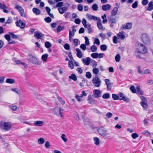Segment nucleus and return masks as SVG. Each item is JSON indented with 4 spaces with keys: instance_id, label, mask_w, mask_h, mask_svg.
<instances>
[{
    "instance_id": "f257e3e1",
    "label": "nucleus",
    "mask_w": 153,
    "mask_h": 153,
    "mask_svg": "<svg viewBox=\"0 0 153 153\" xmlns=\"http://www.w3.org/2000/svg\"><path fill=\"white\" fill-rule=\"evenodd\" d=\"M12 124L10 122H5L2 123L1 126V129L2 130L7 131H10L12 128Z\"/></svg>"
},
{
    "instance_id": "f03ea898",
    "label": "nucleus",
    "mask_w": 153,
    "mask_h": 153,
    "mask_svg": "<svg viewBox=\"0 0 153 153\" xmlns=\"http://www.w3.org/2000/svg\"><path fill=\"white\" fill-rule=\"evenodd\" d=\"M28 60L30 62L34 65H40L41 64V61H39L36 57L32 55L29 56Z\"/></svg>"
},
{
    "instance_id": "7ed1b4c3",
    "label": "nucleus",
    "mask_w": 153,
    "mask_h": 153,
    "mask_svg": "<svg viewBox=\"0 0 153 153\" xmlns=\"http://www.w3.org/2000/svg\"><path fill=\"white\" fill-rule=\"evenodd\" d=\"M92 82L95 87H99L101 84V80L97 76L93 79Z\"/></svg>"
},
{
    "instance_id": "20e7f679",
    "label": "nucleus",
    "mask_w": 153,
    "mask_h": 153,
    "mask_svg": "<svg viewBox=\"0 0 153 153\" xmlns=\"http://www.w3.org/2000/svg\"><path fill=\"white\" fill-rule=\"evenodd\" d=\"M142 39L143 42L146 44L150 45V39L149 37L145 33L142 34Z\"/></svg>"
},
{
    "instance_id": "39448f33",
    "label": "nucleus",
    "mask_w": 153,
    "mask_h": 153,
    "mask_svg": "<svg viewBox=\"0 0 153 153\" xmlns=\"http://www.w3.org/2000/svg\"><path fill=\"white\" fill-rule=\"evenodd\" d=\"M98 131L100 135L104 137L109 134L107 133V130L103 127H101L99 128Z\"/></svg>"
},
{
    "instance_id": "423d86ee",
    "label": "nucleus",
    "mask_w": 153,
    "mask_h": 153,
    "mask_svg": "<svg viewBox=\"0 0 153 153\" xmlns=\"http://www.w3.org/2000/svg\"><path fill=\"white\" fill-rule=\"evenodd\" d=\"M137 50L138 52L143 54L145 53L148 51L147 48L143 44H140L138 50Z\"/></svg>"
},
{
    "instance_id": "0eeeda50",
    "label": "nucleus",
    "mask_w": 153,
    "mask_h": 153,
    "mask_svg": "<svg viewBox=\"0 0 153 153\" xmlns=\"http://www.w3.org/2000/svg\"><path fill=\"white\" fill-rule=\"evenodd\" d=\"M118 95L119 97V100H123L126 102H128L130 101V100L128 98L126 97L124 94L120 92L118 93Z\"/></svg>"
},
{
    "instance_id": "6e6552de",
    "label": "nucleus",
    "mask_w": 153,
    "mask_h": 153,
    "mask_svg": "<svg viewBox=\"0 0 153 153\" xmlns=\"http://www.w3.org/2000/svg\"><path fill=\"white\" fill-rule=\"evenodd\" d=\"M141 100V105L144 108H146L147 107V101L146 98L143 96L140 97Z\"/></svg>"
},
{
    "instance_id": "1a4fd4ad",
    "label": "nucleus",
    "mask_w": 153,
    "mask_h": 153,
    "mask_svg": "<svg viewBox=\"0 0 153 153\" xmlns=\"http://www.w3.org/2000/svg\"><path fill=\"white\" fill-rule=\"evenodd\" d=\"M16 24L17 26L21 28H24L25 26V23L20 20L16 22Z\"/></svg>"
},
{
    "instance_id": "9d476101",
    "label": "nucleus",
    "mask_w": 153,
    "mask_h": 153,
    "mask_svg": "<svg viewBox=\"0 0 153 153\" xmlns=\"http://www.w3.org/2000/svg\"><path fill=\"white\" fill-rule=\"evenodd\" d=\"M101 91L95 89L93 91V94L94 95V97L98 98L101 97Z\"/></svg>"
},
{
    "instance_id": "9b49d317",
    "label": "nucleus",
    "mask_w": 153,
    "mask_h": 153,
    "mask_svg": "<svg viewBox=\"0 0 153 153\" xmlns=\"http://www.w3.org/2000/svg\"><path fill=\"white\" fill-rule=\"evenodd\" d=\"M34 36L38 39H41L44 36V35L42 33L36 31L34 33Z\"/></svg>"
},
{
    "instance_id": "f8f14e48",
    "label": "nucleus",
    "mask_w": 153,
    "mask_h": 153,
    "mask_svg": "<svg viewBox=\"0 0 153 153\" xmlns=\"http://www.w3.org/2000/svg\"><path fill=\"white\" fill-rule=\"evenodd\" d=\"M88 100L89 101V103L91 105L95 104L97 102V101L91 98L90 95L88 96Z\"/></svg>"
},
{
    "instance_id": "ddd939ff",
    "label": "nucleus",
    "mask_w": 153,
    "mask_h": 153,
    "mask_svg": "<svg viewBox=\"0 0 153 153\" xmlns=\"http://www.w3.org/2000/svg\"><path fill=\"white\" fill-rule=\"evenodd\" d=\"M44 124V122L42 121L38 120L33 122V125L35 126H41Z\"/></svg>"
},
{
    "instance_id": "4468645a",
    "label": "nucleus",
    "mask_w": 153,
    "mask_h": 153,
    "mask_svg": "<svg viewBox=\"0 0 153 153\" xmlns=\"http://www.w3.org/2000/svg\"><path fill=\"white\" fill-rule=\"evenodd\" d=\"M111 6L108 4L103 5L102 6V9L104 11H106L109 10L111 8Z\"/></svg>"
},
{
    "instance_id": "2eb2a0df",
    "label": "nucleus",
    "mask_w": 153,
    "mask_h": 153,
    "mask_svg": "<svg viewBox=\"0 0 153 153\" xmlns=\"http://www.w3.org/2000/svg\"><path fill=\"white\" fill-rule=\"evenodd\" d=\"M132 24L131 23H128L126 24V25H123L122 26L123 29H130L132 28Z\"/></svg>"
},
{
    "instance_id": "dca6fc26",
    "label": "nucleus",
    "mask_w": 153,
    "mask_h": 153,
    "mask_svg": "<svg viewBox=\"0 0 153 153\" xmlns=\"http://www.w3.org/2000/svg\"><path fill=\"white\" fill-rule=\"evenodd\" d=\"M82 61L83 63L87 65H88L90 63L91 59L89 57H86L85 59H82Z\"/></svg>"
},
{
    "instance_id": "f3484780",
    "label": "nucleus",
    "mask_w": 153,
    "mask_h": 153,
    "mask_svg": "<svg viewBox=\"0 0 153 153\" xmlns=\"http://www.w3.org/2000/svg\"><path fill=\"white\" fill-rule=\"evenodd\" d=\"M97 26L98 28L100 30H104L105 29V28H103L102 24L101 23V20L100 19L98 20L97 22Z\"/></svg>"
},
{
    "instance_id": "a211bd4d",
    "label": "nucleus",
    "mask_w": 153,
    "mask_h": 153,
    "mask_svg": "<svg viewBox=\"0 0 153 153\" xmlns=\"http://www.w3.org/2000/svg\"><path fill=\"white\" fill-rule=\"evenodd\" d=\"M33 12L36 15H39L41 13L40 10L37 8L34 7L33 9Z\"/></svg>"
},
{
    "instance_id": "6ab92c4d",
    "label": "nucleus",
    "mask_w": 153,
    "mask_h": 153,
    "mask_svg": "<svg viewBox=\"0 0 153 153\" xmlns=\"http://www.w3.org/2000/svg\"><path fill=\"white\" fill-rule=\"evenodd\" d=\"M48 55L47 54H43L41 57L42 60L44 62H46L47 61Z\"/></svg>"
},
{
    "instance_id": "aec40b11",
    "label": "nucleus",
    "mask_w": 153,
    "mask_h": 153,
    "mask_svg": "<svg viewBox=\"0 0 153 153\" xmlns=\"http://www.w3.org/2000/svg\"><path fill=\"white\" fill-rule=\"evenodd\" d=\"M76 51L77 52V56L79 58H82V55L81 50L79 48H77L76 49Z\"/></svg>"
},
{
    "instance_id": "412c9836",
    "label": "nucleus",
    "mask_w": 153,
    "mask_h": 153,
    "mask_svg": "<svg viewBox=\"0 0 153 153\" xmlns=\"http://www.w3.org/2000/svg\"><path fill=\"white\" fill-rule=\"evenodd\" d=\"M118 10V8L117 7H115L111 12V15L114 16L117 14V12Z\"/></svg>"
},
{
    "instance_id": "4be33fe9",
    "label": "nucleus",
    "mask_w": 153,
    "mask_h": 153,
    "mask_svg": "<svg viewBox=\"0 0 153 153\" xmlns=\"http://www.w3.org/2000/svg\"><path fill=\"white\" fill-rule=\"evenodd\" d=\"M136 90H137L136 93L137 94H140L141 95L143 94V92L142 90L140 89L139 86H137L136 87Z\"/></svg>"
},
{
    "instance_id": "5701e85b",
    "label": "nucleus",
    "mask_w": 153,
    "mask_h": 153,
    "mask_svg": "<svg viewBox=\"0 0 153 153\" xmlns=\"http://www.w3.org/2000/svg\"><path fill=\"white\" fill-rule=\"evenodd\" d=\"M153 9V1H151L148 4V7L147 10L149 11H151Z\"/></svg>"
},
{
    "instance_id": "b1692460",
    "label": "nucleus",
    "mask_w": 153,
    "mask_h": 153,
    "mask_svg": "<svg viewBox=\"0 0 153 153\" xmlns=\"http://www.w3.org/2000/svg\"><path fill=\"white\" fill-rule=\"evenodd\" d=\"M45 142V139L42 137H40L39 138L38 140V143L39 145L43 144Z\"/></svg>"
},
{
    "instance_id": "393cba45",
    "label": "nucleus",
    "mask_w": 153,
    "mask_h": 153,
    "mask_svg": "<svg viewBox=\"0 0 153 153\" xmlns=\"http://www.w3.org/2000/svg\"><path fill=\"white\" fill-rule=\"evenodd\" d=\"M68 77L69 79H72L74 81H76L77 80L76 76L74 74H72L71 76H69Z\"/></svg>"
},
{
    "instance_id": "a878e982",
    "label": "nucleus",
    "mask_w": 153,
    "mask_h": 153,
    "mask_svg": "<svg viewBox=\"0 0 153 153\" xmlns=\"http://www.w3.org/2000/svg\"><path fill=\"white\" fill-rule=\"evenodd\" d=\"M45 9H46V11L47 12L48 15H49L52 18H53V14H51L50 13V11H51L50 8L48 7H45Z\"/></svg>"
},
{
    "instance_id": "bb28decb",
    "label": "nucleus",
    "mask_w": 153,
    "mask_h": 153,
    "mask_svg": "<svg viewBox=\"0 0 153 153\" xmlns=\"http://www.w3.org/2000/svg\"><path fill=\"white\" fill-rule=\"evenodd\" d=\"M104 81L107 85V88L109 89L111 86V84L110 83V80L108 79H105L104 80Z\"/></svg>"
},
{
    "instance_id": "cd10ccee",
    "label": "nucleus",
    "mask_w": 153,
    "mask_h": 153,
    "mask_svg": "<svg viewBox=\"0 0 153 153\" xmlns=\"http://www.w3.org/2000/svg\"><path fill=\"white\" fill-rule=\"evenodd\" d=\"M108 21L111 23L116 24V18L112 17H110L108 19Z\"/></svg>"
},
{
    "instance_id": "c85d7f7f",
    "label": "nucleus",
    "mask_w": 153,
    "mask_h": 153,
    "mask_svg": "<svg viewBox=\"0 0 153 153\" xmlns=\"http://www.w3.org/2000/svg\"><path fill=\"white\" fill-rule=\"evenodd\" d=\"M117 36L122 40H123L125 38V35H124L123 32H120L118 33Z\"/></svg>"
},
{
    "instance_id": "c756f323",
    "label": "nucleus",
    "mask_w": 153,
    "mask_h": 153,
    "mask_svg": "<svg viewBox=\"0 0 153 153\" xmlns=\"http://www.w3.org/2000/svg\"><path fill=\"white\" fill-rule=\"evenodd\" d=\"M58 10L59 13L61 14L64 13L67 11L65 9H64L63 7H60L58 8Z\"/></svg>"
},
{
    "instance_id": "7c9ffc66",
    "label": "nucleus",
    "mask_w": 153,
    "mask_h": 153,
    "mask_svg": "<svg viewBox=\"0 0 153 153\" xmlns=\"http://www.w3.org/2000/svg\"><path fill=\"white\" fill-rule=\"evenodd\" d=\"M102 18L103 19L102 23H105L107 22L108 20L106 19V15L105 14H104L103 16H102Z\"/></svg>"
},
{
    "instance_id": "2f4dec72",
    "label": "nucleus",
    "mask_w": 153,
    "mask_h": 153,
    "mask_svg": "<svg viewBox=\"0 0 153 153\" xmlns=\"http://www.w3.org/2000/svg\"><path fill=\"white\" fill-rule=\"evenodd\" d=\"M112 97L113 99L114 100H119V97L118 95V94L117 95L115 94H112Z\"/></svg>"
},
{
    "instance_id": "473e14b6",
    "label": "nucleus",
    "mask_w": 153,
    "mask_h": 153,
    "mask_svg": "<svg viewBox=\"0 0 153 153\" xmlns=\"http://www.w3.org/2000/svg\"><path fill=\"white\" fill-rule=\"evenodd\" d=\"M94 143L95 145H98L99 144L100 140L97 137H95L94 138Z\"/></svg>"
},
{
    "instance_id": "72a5a7b5",
    "label": "nucleus",
    "mask_w": 153,
    "mask_h": 153,
    "mask_svg": "<svg viewBox=\"0 0 153 153\" xmlns=\"http://www.w3.org/2000/svg\"><path fill=\"white\" fill-rule=\"evenodd\" d=\"M107 46L105 45H102L100 46V49L102 51H105L107 49Z\"/></svg>"
},
{
    "instance_id": "f704fd0d",
    "label": "nucleus",
    "mask_w": 153,
    "mask_h": 153,
    "mask_svg": "<svg viewBox=\"0 0 153 153\" xmlns=\"http://www.w3.org/2000/svg\"><path fill=\"white\" fill-rule=\"evenodd\" d=\"M130 89L131 92L134 93H137L136 89L133 85H131L130 86Z\"/></svg>"
},
{
    "instance_id": "c9c22d12",
    "label": "nucleus",
    "mask_w": 153,
    "mask_h": 153,
    "mask_svg": "<svg viewBox=\"0 0 153 153\" xmlns=\"http://www.w3.org/2000/svg\"><path fill=\"white\" fill-rule=\"evenodd\" d=\"M15 8L17 9L19 11V12L24 10L20 6L18 5H16L15 6Z\"/></svg>"
},
{
    "instance_id": "e433bc0d",
    "label": "nucleus",
    "mask_w": 153,
    "mask_h": 153,
    "mask_svg": "<svg viewBox=\"0 0 153 153\" xmlns=\"http://www.w3.org/2000/svg\"><path fill=\"white\" fill-rule=\"evenodd\" d=\"M6 82L8 83L12 84L15 82V80L12 79H6Z\"/></svg>"
},
{
    "instance_id": "4c0bfd02",
    "label": "nucleus",
    "mask_w": 153,
    "mask_h": 153,
    "mask_svg": "<svg viewBox=\"0 0 153 153\" xmlns=\"http://www.w3.org/2000/svg\"><path fill=\"white\" fill-rule=\"evenodd\" d=\"M68 67L71 69H73L74 68V65L72 61H69L68 63Z\"/></svg>"
},
{
    "instance_id": "58836bf2",
    "label": "nucleus",
    "mask_w": 153,
    "mask_h": 153,
    "mask_svg": "<svg viewBox=\"0 0 153 153\" xmlns=\"http://www.w3.org/2000/svg\"><path fill=\"white\" fill-rule=\"evenodd\" d=\"M64 111L63 109H62L61 108H59V114L60 115L61 117L63 118L64 116L62 114L64 113Z\"/></svg>"
},
{
    "instance_id": "ea45409f",
    "label": "nucleus",
    "mask_w": 153,
    "mask_h": 153,
    "mask_svg": "<svg viewBox=\"0 0 153 153\" xmlns=\"http://www.w3.org/2000/svg\"><path fill=\"white\" fill-rule=\"evenodd\" d=\"M92 8L93 10L97 11L98 9V5L97 4H94L92 5Z\"/></svg>"
},
{
    "instance_id": "a19ab883",
    "label": "nucleus",
    "mask_w": 153,
    "mask_h": 153,
    "mask_svg": "<svg viewBox=\"0 0 153 153\" xmlns=\"http://www.w3.org/2000/svg\"><path fill=\"white\" fill-rule=\"evenodd\" d=\"M91 51L93 52H96L97 49V47L95 45H93L91 48Z\"/></svg>"
},
{
    "instance_id": "79ce46f5",
    "label": "nucleus",
    "mask_w": 153,
    "mask_h": 153,
    "mask_svg": "<svg viewBox=\"0 0 153 153\" xmlns=\"http://www.w3.org/2000/svg\"><path fill=\"white\" fill-rule=\"evenodd\" d=\"M45 46L47 48H49L51 46V44L49 42H46L45 43Z\"/></svg>"
},
{
    "instance_id": "37998d69",
    "label": "nucleus",
    "mask_w": 153,
    "mask_h": 153,
    "mask_svg": "<svg viewBox=\"0 0 153 153\" xmlns=\"http://www.w3.org/2000/svg\"><path fill=\"white\" fill-rule=\"evenodd\" d=\"M115 59L117 62H119L120 59V54H117L115 56Z\"/></svg>"
},
{
    "instance_id": "c03bdc74",
    "label": "nucleus",
    "mask_w": 153,
    "mask_h": 153,
    "mask_svg": "<svg viewBox=\"0 0 153 153\" xmlns=\"http://www.w3.org/2000/svg\"><path fill=\"white\" fill-rule=\"evenodd\" d=\"M138 4V1H136L132 4V5H131V7L133 8H136L137 7Z\"/></svg>"
},
{
    "instance_id": "a18cd8bd",
    "label": "nucleus",
    "mask_w": 153,
    "mask_h": 153,
    "mask_svg": "<svg viewBox=\"0 0 153 153\" xmlns=\"http://www.w3.org/2000/svg\"><path fill=\"white\" fill-rule=\"evenodd\" d=\"M110 97V95L108 93L104 94L102 96V97L104 99H107Z\"/></svg>"
},
{
    "instance_id": "49530a36",
    "label": "nucleus",
    "mask_w": 153,
    "mask_h": 153,
    "mask_svg": "<svg viewBox=\"0 0 153 153\" xmlns=\"http://www.w3.org/2000/svg\"><path fill=\"white\" fill-rule=\"evenodd\" d=\"M9 107L13 111H16L18 107L16 105H9Z\"/></svg>"
},
{
    "instance_id": "de8ad7c7",
    "label": "nucleus",
    "mask_w": 153,
    "mask_h": 153,
    "mask_svg": "<svg viewBox=\"0 0 153 153\" xmlns=\"http://www.w3.org/2000/svg\"><path fill=\"white\" fill-rule=\"evenodd\" d=\"M58 100L60 102V103L62 105H64L65 102L64 100H62V98L58 96Z\"/></svg>"
},
{
    "instance_id": "09e8293b",
    "label": "nucleus",
    "mask_w": 153,
    "mask_h": 153,
    "mask_svg": "<svg viewBox=\"0 0 153 153\" xmlns=\"http://www.w3.org/2000/svg\"><path fill=\"white\" fill-rule=\"evenodd\" d=\"M61 138L62 140L64 141L65 142H66L68 140V139L66 138V136L64 134H62V135Z\"/></svg>"
},
{
    "instance_id": "8fccbe9b",
    "label": "nucleus",
    "mask_w": 153,
    "mask_h": 153,
    "mask_svg": "<svg viewBox=\"0 0 153 153\" xmlns=\"http://www.w3.org/2000/svg\"><path fill=\"white\" fill-rule=\"evenodd\" d=\"M85 76L87 78L90 79L92 76V75L91 73L90 72H87L86 73Z\"/></svg>"
},
{
    "instance_id": "3c124183",
    "label": "nucleus",
    "mask_w": 153,
    "mask_h": 153,
    "mask_svg": "<svg viewBox=\"0 0 153 153\" xmlns=\"http://www.w3.org/2000/svg\"><path fill=\"white\" fill-rule=\"evenodd\" d=\"M143 134L145 135L146 136H150V134L147 130L144 131L142 133Z\"/></svg>"
},
{
    "instance_id": "603ef678",
    "label": "nucleus",
    "mask_w": 153,
    "mask_h": 153,
    "mask_svg": "<svg viewBox=\"0 0 153 153\" xmlns=\"http://www.w3.org/2000/svg\"><path fill=\"white\" fill-rule=\"evenodd\" d=\"M93 72L94 74H97L99 73V69L96 68H94L93 69Z\"/></svg>"
},
{
    "instance_id": "864d4df0",
    "label": "nucleus",
    "mask_w": 153,
    "mask_h": 153,
    "mask_svg": "<svg viewBox=\"0 0 153 153\" xmlns=\"http://www.w3.org/2000/svg\"><path fill=\"white\" fill-rule=\"evenodd\" d=\"M45 21L47 23H50L51 21V19L49 17H47L44 19Z\"/></svg>"
},
{
    "instance_id": "5fc2aeb1",
    "label": "nucleus",
    "mask_w": 153,
    "mask_h": 153,
    "mask_svg": "<svg viewBox=\"0 0 153 153\" xmlns=\"http://www.w3.org/2000/svg\"><path fill=\"white\" fill-rule=\"evenodd\" d=\"M98 53H93L91 54V56L93 58H98Z\"/></svg>"
},
{
    "instance_id": "6e6d98bb",
    "label": "nucleus",
    "mask_w": 153,
    "mask_h": 153,
    "mask_svg": "<svg viewBox=\"0 0 153 153\" xmlns=\"http://www.w3.org/2000/svg\"><path fill=\"white\" fill-rule=\"evenodd\" d=\"M4 37L6 40H7L8 42H9L10 39V35L8 34H6L4 35Z\"/></svg>"
},
{
    "instance_id": "4d7b16f0",
    "label": "nucleus",
    "mask_w": 153,
    "mask_h": 153,
    "mask_svg": "<svg viewBox=\"0 0 153 153\" xmlns=\"http://www.w3.org/2000/svg\"><path fill=\"white\" fill-rule=\"evenodd\" d=\"M94 44H96L97 45L100 44V41L99 39L97 38H95L94 39Z\"/></svg>"
},
{
    "instance_id": "13d9d810",
    "label": "nucleus",
    "mask_w": 153,
    "mask_h": 153,
    "mask_svg": "<svg viewBox=\"0 0 153 153\" xmlns=\"http://www.w3.org/2000/svg\"><path fill=\"white\" fill-rule=\"evenodd\" d=\"M4 8H8V7L4 4L0 3V9H3Z\"/></svg>"
},
{
    "instance_id": "bf43d9fd",
    "label": "nucleus",
    "mask_w": 153,
    "mask_h": 153,
    "mask_svg": "<svg viewBox=\"0 0 153 153\" xmlns=\"http://www.w3.org/2000/svg\"><path fill=\"white\" fill-rule=\"evenodd\" d=\"M74 34L72 33V31H71L70 30H69V39L70 40H71V39L72 38V37L74 36Z\"/></svg>"
},
{
    "instance_id": "052dcab7",
    "label": "nucleus",
    "mask_w": 153,
    "mask_h": 153,
    "mask_svg": "<svg viewBox=\"0 0 153 153\" xmlns=\"http://www.w3.org/2000/svg\"><path fill=\"white\" fill-rule=\"evenodd\" d=\"M85 44L86 45H89V42L88 38L87 36H85Z\"/></svg>"
},
{
    "instance_id": "680f3d73",
    "label": "nucleus",
    "mask_w": 153,
    "mask_h": 153,
    "mask_svg": "<svg viewBox=\"0 0 153 153\" xmlns=\"http://www.w3.org/2000/svg\"><path fill=\"white\" fill-rule=\"evenodd\" d=\"M64 48L66 50H69L70 48V46L69 44H65L64 45Z\"/></svg>"
},
{
    "instance_id": "e2e57ef3",
    "label": "nucleus",
    "mask_w": 153,
    "mask_h": 153,
    "mask_svg": "<svg viewBox=\"0 0 153 153\" xmlns=\"http://www.w3.org/2000/svg\"><path fill=\"white\" fill-rule=\"evenodd\" d=\"M87 29L88 30V33H90L92 31V29L91 27V25L90 24H89L88 25V27L87 28Z\"/></svg>"
},
{
    "instance_id": "0e129e2a",
    "label": "nucleus",
    "mask_w": 153,
    "mask_h": 153,
    "mask_svg": "<svg viewBox=\"0 0 153 153\" xmlns=\"http://www.w3.org/2000/svg\"><path fill=\"white\" fill-rule=\"evenodd\" d=\"M69 7V4H68L66 3L65 4H63V7L64 8V9H65V10H67V8L68 7Z\"/></svg>"
},
{
    "instance_id": "69168bd1",
    "label": "nucleus",
    "mask_w": 153,
    "mask_h": 153,
    "mask_svg": "<svg viewBox=\"0 0 153 153\" xmlns=\"http://www.w3.org/2000/svg\"><path fill=\"white\" fill-rule=\"evenodd\" d=\"M139 136L138 134L136 133H133L131 135V137L133 139H135Z\"/></svg>"
},
{
    "instance_id": "338daca9",
    "label": "nucleus",
    "mask_w": 153,
    "mask_h": 153,
    "mask_svg": "<svg viewBox=\"0 0 153 153\" xmlns=\"http://www.w3.org/2000/svg\"><path fill=\"white\" fill-rule=\"evenodd\" d=\"M45 146L46 148H49L50 147V142L48 141H46Z\"/></svg>"
},
{
    "instance_id": "774afa93",
    "label": "nucleus",
    "mask_w": 153,
    "mask_h": 153,
    "mask_svg": "<svg viewBox=\"0 0 153 153\" xmlns=\"http://www.w3.org/2000/svg\"><path fill=\"white\" fill-rule=\"evenodd\" d=\"M80 48L83 50H85L86 49V45L85 44H82L80 45Z\"/></svg>"
}]
</instances>
